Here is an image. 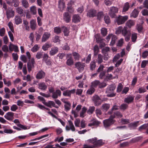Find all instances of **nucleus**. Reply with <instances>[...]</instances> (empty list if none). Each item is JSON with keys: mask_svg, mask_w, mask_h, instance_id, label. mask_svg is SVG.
Masks as SVG:
<instances>
[{"mask_svg": "<svg viewBox=\"0 0 148 148\" xmlns=\"http://www.w3.org/2000/svg\"><path fill=\"white\" fill-rule=\"evenodd\" d=\"M115 87L113 85L109 86L107 88L106 93H107V96L109 97H112L115 96L116 94L114 93Z\"/></svg>", "mask_w": 148, "mask_h": 148, "instance_id": "obj_1", "label": "nucleus"}, {"mask_svg": "<svg viewBox=\"0 0 148 148\" xmlns=\"http://www.w3.org/2000/svg\"><path fill=\"white\" fill-rule=\"evenodd\" d=\"M128 17L127 16H119L116 19V22L119 25L124 24L128 19Z\"/></svg>", "mask_w": 148, "mask_h": 148, "instance_id": "obj_2", "label": "nucleus"}, {"mask_svg": "<svg viewBox=\"0 0 148 148\" xmlns=\"http://www.w3.org/2000/svg\"><path fill=\"white\" fill-rule=\"evenodd\" d=\"M105 67L103 64H101L97 70V72L100 73L99 75L100 79H102L105 77L106 73V71H104L103 69Z\"/></svg>", "mask_w": 148, "mask_h": 148, "instance_id": "obj_3", "label": "nucleus"}, {"mask_svg": "<svg viewBox=\"0 0 148 148\" xmlns=\"http://www.w3.org/2000/svg\"><path fill=\"white\" fill-rule=\"evenodd\" d=\"M85 64L84 63H82L80 62H78L75 64V67L77 69L79 72H82L84 69Z\"/></svg>", "mask_w": 148, "mask_h": 148, "instance_id": "obj_4", "label": "nucleus"}, {"mask_svg": "<svg viewBox=\"0 0 148 148\" xmlns=\"http://www.w3.org/2000/svg\"><path fill=\"white\" fill-rule=\"evenodd\" d=\"M117 8L112 6L110 8L109 11V14L112 18H114L116 16V14L118 11Z\"/></svg>", "mask_w": 148, "mask_h": 148, "instance_id": "obj_5", "label": "nucleus"}, {"mask_svg": "<svg viewBox=\"0 0 148 148\" xmlns=\"http://www.w3.org/2000/svg\"><path fill=\"white\" fill-rule=\"evenodd\" d=\"M115 121L112 118H111L110 116V118L103 121L104 126L105 127H110L115 122Z\"/></svg>", "mask_w": 148, "mask_h": 148, "instance_id": "obj_6", "label": "nucleus"}, {"mask_svg": "<svg viewBox=\"0 0 148 148\" xmlns=\"http://www.w3.org/2000/svg\"><path fill=\"white\" fill-rule=\"evenodd\" d=\"M92 100L94 103V105L96 106H98L100 105L102 102L100 98L97 95L93 96Z\"/></svg>", "mask_w": 148, "mask_h": 148, "instance_id": "obj_7", "label": "nucleus"}, {"mask_svg": "<svg viewBox=\"0 0 148 148\" xmlns=\"http://www.w3.org/2000/svg\"><path fill=\"white\" fill-rule=\"evenodd\" d=\"M35 64V62L34 59L32 58L28 62L27 64L28 70L29 72L31 71L32 68L34 67V64Z\"/></svg>", "mask_w": 148, "mask_h": 148, "instance_id": "obj_8", "label": "nucleus"}, {"mask_svg": "<svg viewBox=\"0 0 148 148\" xmlns=\"http://www.w3.org/2000/svg\"><path fill=\"white\" fill-rule=\"evenodd\" d=\"M68 125H66L65 127L66 130L67 131L71 130L73 132H75V128L73 122L71 120L68 121Z\"/></svg>", "mask_w": 148, "mask_h": 148, "instance_id": "obj_9", "label": "nucleus"}, {"mask_svg": "<svg viewBox=\"0 0 148 148\" xmlns=\"http://www.w3.org/2000/svg\"><path fill=\"white\" fill-rule=\"evenodd\" d=\"M45 75V73L42 70H41L38 72L36 77L37 79H40L44 78Z\"/></svg>", "mask_w": 148, "mask_h": 148, "instance_id": "obj_10", "label": "nucleus"}, {"mask_svg": "<svg viewBox=\"0 0 148 148\" xmlns=\"http://www.w3.org/2000/svg\"><path fill=\"white\" fill-rule=\"evenodd\" d=\"M14 113L9 112L7 113L4 115V117L7 120L9 121H12L14 119Z\"/></svg>", "mask_w": 148, "mask_h": 148, "instance_id": "obj_11", "label": "nucleus"}, {"mask_svg": "<svg viewBox=\"0 0 148 148\" xmlns=\"http://www.w3.org/2000/svg\"><path fill=\"white\" fill-rule=\"evenodd\" d=\"M75 91L76 90L75 89H73L71 90H66L63 92V95L64 96H68L70 97L71 94H73L75 93Z\"/></svg>", "mask_w": 148, "mask_h": 148, "instance_id": "obj_12", "label": "nucleus"}, {"mask_svg": "<svg viewBox=\"0 0 148 148\" xmlns=\"http://www.w3.org/2000/svg\"><path fill=\"white\" fill-rule=\"evenodd\" d=\"M51 36V34L49 32H45L43 34L41 39V42H45Z\"/></svg>", "mask_w": 148, "mask_h": 148, "instance_id": "obj_13", "label": "nucleus"}, {"mask_svg": "<svg viewBox=\"0 0 148 148\" xmlns=\"http://www.w3.org/2000/svg\"><path fill=\"white\" fill-rule=\"evenodd\" d=\"M97 14L96 11L94 9H91L88 11L87 15L89 17H93L95 16Z\"/></svg>", "mask_w": 148, "mask_h": 148, "instance_id": "obj_14", "label": "nucleus"}, {"mask_svg": "<svg viewBox=\"0 0 148 148\" xmlns=\"http://www.w3.org/2000/svg\"><path fill=\"white\" fill-rule=\"evenodd\" d=\"M71 54L67 55V57L68 56H70L67 59L66 63L69 66H71L74 64V60L71 56Z\"/></svg>", "mask_w": 148, "mask_h": 148, "instance_id": "obj_15", "label": "nucleus"}, {"mask_svg": "<svg viewBox=\"0 0 148 148\" xmlns=\"http://www.w3.org/2000/svg\"><path fill=\"white\" fill-rule=\"evenodd\" d=\"M30 27L32 30H35L37 27L36 20L32 19L30 22Z\"/></svg>", "mask_w": 148, "mask_h": 148, "instance_id": "obj_16", "label": "nucleus"}, {"mask_svg": "<svg viewBox=\"0 0 148 148\" xmlns=\"http://www.w3.org/2000/svg\"><path fill=\"white\" fill-rule=\"evenodd\" d=\"M61 95V92L59 89L56 90L55 92L52 93V97L54 99H57L58 96L60 97Z\"/></svg>", "mask_w": 148, "mask_h": 148, "instance_id": "obj_17", "label": "nucleus"}, {"mask_svg": "<svg viewBox=\"0 0 148 148\" xmlns=\"http://www.w3.org/2000/svg\"><path fill=\"white\" fill-rule=\"evenodd\" d=\"M14 15V12L12 9H9L6 11L7 18L9 19L13 17Z\"/></svg>", "mask_w": 148, "mask_h": 148, "instance_id": "obj_18", "label": "nucleus"}, {"mask_svg": "<svg viewBox=\"0 0 148 148\" xmlns=\"http://www.w3.org/2000/svg\"><path fill=\"white\" fill-rule=\"evenodd\" d=\"M140 122L141 121H138L130 123L128 124V127L132 129H135L140 125Z\"/></svg>", "mask_w": 148, "mask_h": 148, "instance_id": "obj_19", "label": "nucleus"}, {"mask_svg": "<svg viewBox=\"0 0 148 148\" xmlns=\"http://www.w3.org/2000/svg\"><path fill=\"white\" fill-rule=\"evenodd\" d=\"M16 12L21 15V16H25V12L21 7H18L16 8Z\"/></svg>", "mask_w": 148, "mask_h": 148, "instance_id": "obj_20", "label": "nucleus"}, {"mask_svg": "<svg viewBox=\"0 0 148 148\" xmlns=\"http://www.w3.org/2000/svg\"><path fill=\"white\" fill-rule=\"evenodd\" d=\"M111 118H112L113 119L116 117L117 118H121L123 116L121 112L119 111H116L114 112L113 114L111 115Z\"/></svg>", "mask_w": 148, "mask_h": 148, "instance_id": "obj_21", "label": "nucleus"}, {"mask_svg": "<svg viewBox=\"0 0 148 148\" xmlns=\"http://www.w3.org/2000/svg\"><path fill=\"white\" fill-rule=\"evenodd\" d=\"M45 105L50 108H51L52 107L57 108H58V107L56 105L55 102L51 101H49L47 102H46Z\"/></svg>", "mask_w": 148, "mask_h": 148, "instance_id": "obj_22", "label": "nucleus"}, {"mask_svg": "<svg viewBox=\"0 0 148 148\" xmlns=\"http://www.w3.org/2000/svg\"><path fill=\"white\" fill-rule=\"evenodd\" d=\"M9 48L10 51H12L14 50V51L17 52L19 51L18 46L12 43L10 44V45H9Z\"/></svg>", "mask_w": 148, "mask_h": 148, "instance_id": "obj_23", "label": "nucleus"}, {"mask_svg": "<svg viewBox=\"0 0 148 148\" xmlns=\"http://www.w3.org/2000/svg\"><path fill=\"white\" fill-rule=\"evenodd\" d=\"M63 19L65 22L68 23L71 20V16L67 12H65L63 14Z\"/></svg>", "mask_w": 148, "mask_h": 148, "instance_id": "obj_24", "label": "nucleus"}, {"mask_svg": "<svg viewBox=\"0 0 148 148\" xmlns=\"http://www.w3.org/2000/svg\"><path fill=\"white\" fill-rule=\"evenodd\" d=\"M58 7L61 11H62L65 8V4L64 0H59Z\"/></svg>", "mask_w": 148, "mask_h": 148, "instance_id": "obj_25", "label": "nucleus"}, {"mask_svg": "<svg viewBox=\"0 0 148 148\" xmlns=\"http://www.w3.org/2000/svg\"><path fill=\"white\" fill-rule=\"evenodd\" d=\"M100 123L101 122L100 121L94 119L92 120L91 122L88 124V126H98Z\"/></svg>", "mask_w": 148, "mask_h": 148, "instance_id": "obj_26", "label": "nucleus"}, {"mask_svg": "<svg viewBox=\"0 0 148 148\" xmlns=\"http://www.w3.org/2000/svg\"><path fill=\"white\" fill-rule=\"evenodd\" d=\"M13 122L16 124L19 127L23 130H26L27 129V127L26 126L23 125L19 123L20 122L18 119H15L14 121Z\"/></svg>", "mask_w": 148, "mask_h": 148, "instance_id": "obj_27", "label": "nucleus"}, {"mask_svg": "<svg viewBox=\"0 0 148 148\" xmlns=\"http://www.w3.org/2000/svg\"><path fill=\"white\" fill-rule=\"evenodd\" d=\"M58 48L57 47H54L51 48L49 52V54L51 56H53L56 54L58 51Z\"/></svg>", "mask_w": 148, "mask_h": 148, "instance_id": "obj_28", "label": "nucleus"}, {"mask_svg": "<svg viewBox=\"0 0 148 148\" xmlns=\"http://www.w3.org/2000/svg\"><path fill=\"white\" fill-rule=\"evenodd\" d=\"M134 98V96L129 95L125 99L124 101L128 103H130L133 101Z\"/></svg>", "mask_w": 148, "mask_h": 148, "instance_id": "obj_29", "label": "nucleus"}, {"mask_svg": "<svg viewBox=\"0 0 148 148\" xmlns=\"http://www.w3.org/2000/svg\"><path fill=\"white\" fill-rule=\"evenodd\" d=\"M15 23L16 25H18L22 23V19L21 17L18 15L15 16L14 19Z\"/></svg>", "mask_w": 148, "mask_h": 148, "instance_id": "obj_30", "label": "nucleus"}, {"mask_svg": "<svg viewBox=\"0 0 148 148\" xmlns=\"http://www.w3.org/2000/svg\"><path fill=\"white\" fill-rule=\"evenodd\" d=\"M135 24V21L134 20H129L126 23V26L129 28H130L134 26Z\"/></svg>", "mask_w": 148, "mask_h": 148, "instance_id": "obj_31", "label": "nucleus"}, {"mask_svg": "<svg viewBox=\"0 0 148 148\" xmlns=\"http://www.w3.org/2000/svg\"><path fill=\"white\" fill-rule=\"evenodd\" d=\"M38 88L42 90H45L47 88V86L44 82H40L38 84Z\"/></svg>", "mask_w": 148, "mask_h": 148, "instance_id": "obj_32", "label": "nucleus"}, {"mask_svg": "<svg viewBox=\"0 0 148 148\" xmlns=\"http://www.w3.org/2000/svg\"><path fill=\"white\" fill-rule=\"evenodd\" d=\"M136 29L140 33L143 32V28L142 24H137L136 26Z\"/></svg>", "mask_w": 148, "mask_h": 148, "instance_id": "obj_33", "label": "nucleus"}, {"mask_svg": "<svg viewBox=\"0 0 148 148\" xmlns=\"http://www.w3.org/2000/svg\"><path fill=\"white\" fill-rule=\"evenodd\" d=\"M104 143L103 141L102 140H96V142L94 145H93L94 146V147H99L104 144Z\"/></svg>", "mask_w": 148, "mask_h": 148, "instance_id": "obj_34", "label": "nucleus"}, {"mask_svg": "<svg viewBox=\"0 0 148 148\" xmlns=\"http://www.w3.org/2000/svg\"><path fill=\"white\" fill-rule=\"evenodd\" d=\"M90 70L94 71L96 67V62L95 60L92 61L89 65Z\"/></svg>", "mask_w": 148, "mask_h": 148, "instance_id": "obj_35", "label": "nucleus"}, {"mask_svg": "<svg viewBox=\"0 0 148 148\" xmlns=\"http://www.w3.org/2000/svg\"><path fill=\"white\" fill-rule=\"evenodd\" d=\"M95 91V88L90 86V88L87 90L86 94L87 95H91Z\"/></svg>", "mask_w": 148, "mask_h": 148, "instance_id": "obj_36", "label": "nucleus"}, {"mask_svg": "<svg viewBox=\"0 0 148 148\" xmlns=\"http://www.w3.org/2000/svg\"><path fill=\"white\" fill-rule=\"evenodd\" d=\"M80 18L78 14L73 15L72 19V21L75 23H77L80 21Z\"/></svg>", "mask_w": 148, "mask_h": 148, "instance_id": "obj_37", "label": "nucleus"}, {"mask_svg": "<svg viewBox=\"0 0 148 148\" xmlns=\"http://www.w3.org/2000/svg\"><path fill=\"white\" fill-rule=\"evenodd\" d=\"M21 3L23 6L25 8L27 9L29 8V4L27 0H22Z\"/></svg>", "mask_w": 148, "mask_h": 148, "instance_id": "obj_38", "label": "nucleus"}, {"mask_svg": "<svg viewBox=\"0 0 148 148\" xmlns=\"http://www.w3.org/2000/svg\"><path fill=\"white\" fill-rule=\"evenodd\" d=\"M94 37L96 39V40L97 43H101L102 41L103 40V39H102L100 37V35L99 34H95Z\"/></svg>", "mask_w": 148, "mask_h": 148, "instance_id": "obj_39", "label": "nucleus"}, {"mask_svg": "<svg viewBox=\"0 0 148 148\" xmlns=\"http://www.w3.org/2000/svg\"><path fill=\"white\" fill-rule=\"evenodd\" d=\"M72 55L75 60H79L81 57L79 54L76 52H73L72 53Z\"/></svg>", "mask_w": 148, "mask_h": 148, "instance_id": "obj_40", "label": "nucleus"}, {"mask_svg": "<svg viewBox=\"0 0 148 148\" xmlns=\"http://www.w3.org/2000/svg\"><path fill=\"white\" fill-rule=\"evenodd\" d=\"M95 107L94 106H90L89 107L88 110L87 111V113L89 115L92 114L95 111Z\"/></svg>", "mask_w": 148, "mask_h": 148, "instance_id": "obj_41", "label": "nucleus"}, {"mask_svg": "<svg viewBox=\"0 0 148 148\" xmlns=\"http://www.w3.org/2000/svg\"><path fill=\"white\" fill-rule=\"evenodd\" d=\"M87 110V108L85 107L82 108L81 112L80 113V116L82 118H83L85 116V114Z\"/></svg>", "mask_w": 148, "mask_h": 148, "instance_id": "obj_42", "label": "nucleus"}, {"mask_svg": "<svg viewBox=\"0 0 148 148\" xmlns=\"http://www.w3.org/2000/svg\"><path fill=\"white\" fill-rule=\"evenodd\" d=\"M127 27H124L123 28L122 27L121 34L123 36H125L129 33V31L127 30Z\"/></svg>", "mask_w": 148, "mask_h": 148, "instance_id": "obj_43", "label": "nucleus"}, {"mask_svg": "<svg viewBox=\"0 0 148 148\" xmlns=\"http://www.w3.org/2000/svg\"><path fill=\"white\" fill-rule=\"evenodd\" d=\"M138 13L139 12L138 10L136 9H135L131 13V16L135 18L138 16Z\"/></svg>", "mask_w": 148, "mask_h": 148, "instance_id": "obj_44", "label": "nucleus"}, {"mask_svg": "<svg viewBox=\"0 0 148 148\" xmlns=\"http://www.w3.org/2000/svg\"><path fill=\"white\" fill-rule=\"evenodd\" d=\"M97 61V63L99 64H101L103 62V56L101 54H99L98 55Z\"/></svg>", "mask_w": 148, "mask_h": 148, "instance_id": "obj_45", "label": "nucleus"}, {"mask_svg": "<svg viewBox=\"0 0 148 148\" xmlns=\"http://www.w3.org/2000/svg\"><path fill=\"white\" fill-rule=\"evenodd\" d=\"M130 8L129 3L128 2L125 3L123 7V12H125L127 11Z\"/></svg>", "mask_w": 148, "mask_h": 148, "instance_id": "obj_46", "label": "nucleus"}, {"mask_svg": "<svg viewBox=\"0 0 148 148\" xmlns=\"http://www.w3.org/2000/svg\"><path fill=\"white\" fill-rule=\"evenodd\" d=\"M71 104L69 102L65 104L64 106L65 110L66 112L69 110L71 109Z\"/></svg>", "mask_w": 148, "mask_h": 148, "instance_id": "obj_47", "label": "nucleus"}, {"mask_svg": "<svg viewBox=\"0 0 148 148\" xmlns=\"http://www.w3.org/2000/svg\"><path fill=\"white\" fill-rule=\"evenodd\" d=\"M137 38V34L135 33H133L131 34V40L132 42H135Z\"/></svg>", "mask_w": 148, "mask_h": 148, "instance_id": "obj_48", "label": "nucleus"}, {"mask_svg": "<svg viewBox=\"0 0 148 148\" xmlns=\"http://www.w3.org/2000/svg\"><path fill=\"white\" fill-rule=\"evenodd\" d=\"M51 44L46 43L42 46V48L44 51H46L49 48L51 47Z\"/></svg>", "mask_w": 148, "mask_h": 148, "instance_id": "obj_49", "label": "nucleus"}, {"mask_svg": "<svg viewBox=\"0 0 148 148\" xmlns=\"http://www.w3.org/2000/svg\"><path fill=\"white\" fill-rule=\"evenodd\" d=\"M99 84V81L98 80H96L91 83V86L92 87H96Z\"/></svg>", "mask_w": 148, "mask_h": 148, "instance_id": "obj_50", "label": "nucleus"}, {"mask_svg": "<svg viewBox=\"0 0 148 148\" xmlns=\"http://www.w3.org/2000/svg\"><path fill=\"white\" fill-rule=\"evenodd\" d=\"M110 105L107 103H105L102 105V108L103 109L106 111H107L109 108Z\"/></svg>", "mask_w": 148, "mask_h": 148, "instance_id": "obj_51", "label": "nucleus"}, {"mask_svg": "<svg viewBox=\"0 0 148 148\" xmlns=\"http://www.w3.org/2000/svg\"><path fill=\"white\" fill-rule=\"evenodd\" d=\"M62 28L64 29V35L65 36H68L69 35V29L66 27L63 26Z\"/></svg>", "mask_w": 148, "mask_h": 148, "instance_id": "obj_52", "label": "nucleus"}, {"mask_svg": "<svg viewBox=\"0 0 148 148\" xmlns=\"http://www.w3.org/2000/svg\"><path fill=\"white\" fill-rule=\"evenodd\" d=\"M93 50L94 51V55L95 56H96L99 51V48L97 45H96L93 48Z\"/></svg>", "mask_w": 148, "mask_h": 148, "instance_id": "obj_53", "label": "nucleus"}, {"mask_svg": "<svg viewBox=\"0 0 148 148\" xmlns=\"http://www.w3.org/2000/svg\"><path fill=\"white\" fill-rule=\"evenodd\" d=\"M104 16L103 13V12H99L97 14V18L99 20H101Z\"/></svg>", "mask_w": 148, "mask_h": 148, "instance_id": "obj_54", "label": "nucleus"}, {"mask_svg": "<svg viewBox=\"0 0 148 148\" xmlns=\"http://www.w3.org/2000/svg\"><path fill=\"white\" fill-rule=\"evenodd\" d=\"M101 34L104 36H106L107 34V29L106 28H102L101 30Z\"/></svg>", "mask_w": 148, "mask_h": 148, "instance_id": "obj_55", "label": "nucleus"}, {"mask_svg": "<svg viewBox=\"0 0 148 148\" xmlns=\"http://www.w3.org/2000/svg\"><path fill=\"white\" fill-rule=\"evenodd\" d=\"M116 39L117 37L115 35H112V40L110 44L111 46H113L114 44Z\"/></svg>", "mask_w": 148, "mask_h": 148, "instance_id": "obj_56", "label": "nucleus"}, {"mask_svg": "<svg viewBox=\"0 0 148 148\" xmlns=\"http://www.w3.org/2000/svg\"><path fill=\"white\" fill-rule=\"evenodd\" d=\"M118 75L117 74H115V76L113 77L112 75L111 74H108L107 76V77L110 79H112L115 78L117 79L118 78Z\"/></svg>", "mask_w": 148, "mask_h": 148, "instance_id": "obj_57", "label": "nucleus"}, {"mask_svg": "<svg viewBox=\"0 0 148 148\" xmlns=\"http://www.w3.org/2000/svg\"><path fill=\"white\" fill-rule=\"evenodd\" d=\"M128 107V106L127 104L123 103L119 106V108L121 110H124L127 109Z\"/></svg>", "mask_w": 148, "mask_h": 148, "instance_id": "obj_58", "label": "nucleus"}, {"mask_svg": "<svg viewBox=\"0 0 148 148\" xmlns=\"http://www.w3.org/2000/svg\"><path fill=\"white\" fill-rule=\"evenodd\" d=\"M49 134H45L44 135L41 136H40V137L36 138H34V139H31V140L30 141H33L36 140H39L42 139L43 138L48 137L49 136Z\"/></svg>", "mask_w": 148, "mask_h": 148, "instance_id": "obj_59", "label": "nucleus"}, {"mask_svg": "<svg viewBox=\"0 0 148 148\" xmlns=\"http://www.w3.org/2000/svg\"><path fill=\"white\" fill-rule=\"evenodd\" d=\"M54 32L57 34H58L61 33V29L59 27H55L54 28Z\"/></svg>", "mask_w": 148, "mask_h": 148, "instance_id": "obj_60", "label": "nucleus"}, {"mask_svg": "<svg viewBox=\"0 0 148 148\" xmlns=\"http://www.w3.org/2000/svg\"><path fill=\"white\" fill-rule=\"evenodd\" d=\"M43 56V52L39 51L37 53L36 55V57L38 59H40L42 58Z\"/></svg>", "mask_w": 148, "mask_h": 148, "instance_id": "obj_61", "label": "nucleus"}, {"mask_svg": "<svg viewBox=\"0 0 148 148\" xmlns=\"http://www.w3.org/2000/svg\"><path fill=\"white\" fill-rule=\"evenodd\" d=\"M107 70L106 71V73H108L112 72L114 69V67L113 66H111L110 67H106Z\"/></svg>", "mask_w": 148, "mask_h": 148, "instance_id": "obj_62", "label": "nucleus"}, {"mask_svg": "<svg viewBox=\"0 0 148 148\" xmlns=\"http://www.w3.org/2000/svg\"><path fill=\"white\" fill-rule=\"evenodd\" d=\"M39 47L38 45H35L32 49L31 51L33 52H36L39 49Z\"/></svg>", "mask_w": 148, "mask_h": 148, "instance_id": "obj_63", "label": "nucleus"}, {"mask_svg": "<svg viewBox=\"0 0 148 148\" xmlns=\"http://www.w3.org/2000/svg\"><path fill=\"white\" fill-rule=\"evenodd\" d=\"M148 126V123L144 124L139 127L138 130L141 131L145 129Z\"/></svg>", "mask_w": 148, "mask_h": 148, "instance_id": "obj_64", "label": "nucleus"}]
</instances>
